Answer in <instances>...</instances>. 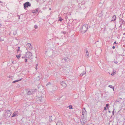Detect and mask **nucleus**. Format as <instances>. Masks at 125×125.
Listing matches in <instances>:
<instances>
[{
	"label": "nucleus",
	"mask_w": 125,
	"mask_h": 125,
	"mask_svg": "<svg viewBox=\"0 0 125 125\" xmlns=\"http://www.w3.org/2000/svg\"><path fill=\"white\" fill-rule=\"evenodd\" d=\"M5 114L4 115V118L5 119L9 118L11 114V113L10 110H5Z\"/></svg>",
	"instance_id": "f257e3e1"
},
{
	"label": "nucleus",
	"mask_w": 125,
	"mask_h": 125,
	"mask_svg": "<svg viewBox=\"0 0 125 125\" xmlns=\"http://www.w3.org/2000/svg\"><path fill=\"white\" fill-rule=\"evenodd\" d=\"M88 28V26L87 25H84L80 29V31L82 33L85 32L87 30Z\"/></svg>",
	"instance_id": "f03ea898"
},
{
	"label": "nucleus",
	"mask_w": 125,
	"mask_h": 125,
	"mask_svg": "<svg viewBox=\"0 0 125 125\" xmlns=\"http://www.w3.org/2000/svg\"><path fill=\"white\" fill-rule=\"evenodd\" d=\"M23 6L24 8L25 9H26L27 8H28L29 7H31V4L30 2H27L23 4Z\"/></svg>",
	"instance_id": "7ed1b4c3"
},
{
	"label": "nucleus",
	"mask_w": 125,
	"mask_h": 125,
	"mask_svg": "<svg viewBox=\"0 0 125 125\" xmlns=\"http://www.w3.org/2000/svg\"><path fill=\"white\" fill-rule=\"evenodd\" d=\"M32 53L29 52H28L25 54V56L26 58H31V57L32 56Z\"/></svg>",
	"instance_id": "20e7f679"
},
{
	"label": "nucleus",
	"mask_w": 125,
	"mask_h": 125,
	"mask_svg": "<svg viewBox=\"0 0 125 125\" xmlns=\"http://www.w3.org/2000/svg\"><path fill=\"white\" fill-rule=\"evenodd\" d=\"M60 84L64 88H65L66 86V84L65 83V82L64 81L61 82Z\"/></svg>",
	"instance_id": "39448f33"
},
{
	"label": "nucleus",
	"mask_w": 125,
	"mask_h": 125,
	"mask_svg": "<svg viewBox=\"0 0 125 125\" xmlns=\"http://www.w3.org/2000/svg\"><path fill=\"white\" fill-rule=\"evenodd\" d=\"M26 46L29 48V49L31 50L32 48V46L30 43H27L26 44Z\"/></svg>",
	"instance_id": "423d86ee"
},
{
	"label": "nucleus",
	"mask_w": 125,
	"mask_h": 125,
	"mask_svg": "<svg viewBox=\"0 0 125 125\" xmlns=\"http://www.w3.org/2000/svg\"><path fill=\"white\" fill-rule=\"evenodd\" d=\"M39 10V8H37L34 10H32L31 12L33 13H37Z\"/></svg>",
	"instance_id": "0eeeda50"
},
{
	"label": "nucleus",
	"mask_w": 125,
	"mask_h": 125,
	"mask_svg": "<svg viewBox=\"0 0 125 125\" xmlns=\"http://www.w3.org/2000/svg\"><path fill=\"white\" fill-rule=\"evenodd\" d=\"M54 115L53 116H50L49 117V120L50 122H51L52 120L54 118Z\"/></svg>",
	"instance_id": "6e6552de"
},
{
	"label": "nucleus",
	"mask_w": 125,
	"mask_h": 125,
	"mask_svg": "<svg viewBox=\"0 0 125 125\" xmlns=\"http://www.w3.org/2000/svg\"><path fill=\"white\" fill-rule=\"evenodd\" d=\"M80 122L81 123L82 125H84L86 123V121L84 120L83 119L81 120H80Z\"/></svg>",
	"instance_id": "1a4fd4ad"
},
{
	"label": "nucleus",
	"mask_w": 125,
	"mask_h": 125,
	"mask_svg": "<svg viewBox=\"0 0 125 125\" xmlns=\"http://www.w3.org/2000/svg\"><path fill=\"white\" fill-rule=\"evenodd\" d=\"M18 114V111H16L14 112L13 114L12 115L11 117H14L15 116Z\"/></svg>",
	"instance_id": "9d476101"
},
{
	"label": "nucleus",
	"mask_w": 125,
	"mask_h": 125,
	"mask_svg": "<svg viewBox=\"0 0 125 125\" xmlns=\"http://www.w3.org/2000/svg\"><path fill=\"white\" fill-rule=\"evenodd\" d=\"M124 21L122 19H121L119 21V23L120 24V26H121L122 25V24H124Z\"/></svg>",
	"instance_id": "9b49d317"
},
{
	"label": "nucleus",
	"mask_w": 125,
	"mask_h": 125,
	"mask_svg": "<svg viewBox=\"0 0 125 125\" xmlns=\"http://www.w3.org/2000/svg\"><path fill=\"white\" fill-rule=\"evenodd\" d=\"M85 51L86 52V53L85 54V56L87 58H88L89 56V53L88 52L87 50L86 49H85Z\"/></svg>",
	"instance_id": "f8f14e48"
},
{
	"label": "nucleus",
	"mask_w": 125,
	"mask_h": 125,
	"mask_svg": "<svg viewBox=\"0 0 125 125\" xmlns=\"http://www.w3.org/2000/svg\"><path fill=\"white\" fill-rule=\"evenodd\" d=\"M62 123L60 120H58L56 123V125H62Z\"/></svg>",
	"instance_id": "ddd939ff"
},
{
	"label": "nucleus",
	"mask_w": 125,
	"mask_h": 125,
	"mask_svg": "<svg viewBox=\"0 0 125 125\" xmlns=\"http://www.w3.org/2000/svg\"><path fill=\"white\" fill-rule=\"evenodd\" d=\"M116 16L115 15H114L112 17V20L111 21H115L116 20Z\"/></svg>",
	"instance_id": "4468645a"
},
{
	"label": "nucleus",
	"mask_w": 125,
	"mask_h": 125,
	"mask_svg": "<svg viewBox=\"0 0 125 125\" xmlns=\"http://www.w3.org/2000/svg\"><path fill=\"white\" fill-rule=\"evenodd\" d=\"M38 99L39 101L40 102H42V96L39 97Z\"/></svg>",
	"instance_id": "2eb2a0df"
},
{
	"label": "nucleus",
	"mask_w": 125,
	"mask_h": 125,
	"mask_svg": "<svg viewBox=\"0 0 125 125\" xmlns=\"http://www.w3.org/2000/svg\"><path fill=\"white\" fill-rule=\"evenodd\" d=\"M65 62H67L68 61L69 59L67 57H65L63 59Z\"/></svg>",
	"instance_id": "dca6fc26"
},
{
	"label": "nucleus",
	"mask_w": 125,
	"mask_h": 125,
	"mask_svg": "<svg viewBox=\"0 0 125 125\" xmlns=\"http://www.w3.org/2000/svg\"><path fill=\"white\" fill-rule=\"evenodd\" d=\"M103 14L102 13V12H101V13L99 14V17H100L101 18L103 16Z\"/></svg>",
	"instance_id": "f3484780"
},
{
	"label": "nucleus",
	"mask_w": 125,
	"mask_h": 125,
	"mask_svg": "<svg viewBox=\"0 0 125 125\" xmlns=\"http://www.w3.org/2000/svg\"><path fill=\"white\" fill-rule=\"evenodd\" d=\"M22 79V78H21L20 80L14 81H13V82L12 83H15L18 82L20 81Z\"/></svg>",
	"instance_id": "a211bd4d"
},
{
	"label": "nucleus",
	"mask_w": 125,
	"mask_h": 125,
	"mask_svg": "<svg viewBox=\"0 0 125 125\" xmlns=\"http://www.w3.org/2000/svg\"><path fill=\"white\" fill-rule=\"evenodd\" d=\"M86 72L85 71H83V73H81L80 74V76H83V75L84 74H85L86 73Z\"/></svg>",
	"instance_id": "6ab92c4d"
},
{
	"label": "nucleus",
	"mask_w": 125,
	"mask_h": 125,
	"mask_svg": "<svg viewBox=\"0 0 125 125\" xmlns=\"http://www.w3.org/2000/svg\"><path fill=\"white\" fill-rule=\"evenodd\" d=\"M16 56L17 58V59H19L20 58V57L21 56V54H20L18 55H16Z\"/></svg>",
	"instance_id": "aec40b11"
},
{
	"label": "nucleus",
	"mask_w": 125,
	"mask_h": 125,
	"mask_svg": "<svg viewBox=\"0 0 125 125\" xmlns=\"http://www.w3.org/2000/svg\"><path fill=\"white\" fill-rule=\"evenodd\" d=\"M108 87H109L110 88L113 89L114 90V87L112 85H110L108 86Z\"/></svg>",
	"instance_id": "412c9836"
},
{
	"label": "nucleus",
	"mask_w": 125,
	"mask_h": 125,
	"mask_svg": "<svg viewBox=\"0 0 125 125\" xmlns=\"http://www.w3.org/2000/svg\"><path fill=\"white\" fill-rule=\"evenodd\" d=\"M59 18V19L58 20V21H62L63 19L61 17H60Z\"/></svg>",
	"instance_id": "4be33fe9"
},
{
	"label": "nucleus",
	"mask_w": 125,
	"mask_h": 125,
	"mask_svg": "<svg viewBox=\"0 0 125 125\" xmlns=\"http://www.w3.org/2000/svg\"><path fill=\"white\" fill-rule=\"evenodd\" d=\"M115 72H114V71H113L112 72V73L111 74V75H112V76H113L114 75H115Z\"/></svg>",
	"instance_id": "5701e85b"
},
{
	"label": "nucleus",
	"mask_w": 125,
	"mask_h": 125,
	"mask_svg": "<svg viewBox=\"0 0 125 125\" xmlns=\"http://www.w3.org/2000/svg\"><path fill=\"white\" fill-rule=\"evenodd\" d=\"M69 107V109H73L72 106L71 105H70Z\"/></svg>",
	"instance_id": "b1692460"
},
{
	"label": "nucleus",
	"mask_w": 125,
	"mask_h": 125,
	"mask_svg": "<svg viewBox=\"0 0 125 125\" xmlns=\"http://www.w3.org/2000/svg\"><path fill=\"white\" fill-rule=\"evenodd\" d=\"M17 33V31H15L13 32V34L14 35H16Z\"/></svg>",
	"instance_id": "393cba45"
},
{
	"label": "nucleus",
	"mask_w": 125,
	"mask_h": 125,
	"mask_svg": "<svg viewBox=\"0 0 125 125\" xmlns=\"http://www.w3.org/2000/svg\"><path fill=\"white\" fill-rule=\"evenodd\" d=\"M84 110H85V112H82V115H84V113H85V112H86V111L85 110V109L84 108Z\"/></svg>",
	"instance_id": "a878e982"
},
{
	"label": "nucleus",
	"mask_w": 125,
	"mask_h": 125,
	"mask_svg": "<svg viewBox=\"0 0 125 125\" xmlns=\"http://www.w3.org/2000/svg\"><path fill=\"white\" fill-rule=\"evenodd\" d=\"M108 106H109V104H106L105 107H107V108L108 109Z\"/></svg>",
	"instance_id": "bb28decb"
},
{
	"label": "nucleus",
	"mask_w": 125,
	"mask_h": 125,
	"mask_svg": "<svg viewBox=\"0 0 125 125\" xmlns=\"http://www.w3.org/2000/svg\"><path fill=\"white\" fill-rule=\"evenodd\" d=\"M34 28L35 29H37L38 28V27L37 25H34Z\"/></svg>",
	"instance_id": "cd10ccee"
},
{
	"label": "nucleus",
	"mask_w": 125,
	"mask_h": 125,
	"mask_svg": "<svg viewBox=\"0 0 125 125\" xmlns=\"http://www.w3.org/2000/svg\"><path fill=\"white\" fill-rule=\"evenodd\" d=\"M62 33H63L64 34H65L66 33V32L65 31H62L61 32Z\"/></svg>",
	"instance_id": "c85d7f7f"
},
{
	"label": "nucleus",
	"mask_w": 125,
	"mask_h": 125,
	"mask_svg": "<svg viewBox=\"0 0 125 125\" xmlns=\"http://www.w3.org/2000/svg\"><path fill=\"white\" fill-rule=\"evenodd\" d=\"M107 107H104V110H107Z\"/></svg>",
	"instance_id": "c756f323"
},
{
	"label": "nucleus",
	"mask_w": 125,
	"mask_h": 125,
	"mask_svg": "<svg viewBox=\"0 0 125 125\" xmlns=\"http://www.w3.org/2000/svg\"><path fill=\"white\" fill-rule=\"evenodd\" d=\"M38 64H36V67H35V69H36V70H37V66H38Z\"/></svg>",
	"instance_id": "7c9ffc66"
},
{
	"label": "nucleus",
	"mask_w": 125,
	"mask_h": 125,
	"mask_svg": "<svg viewBox=\"0 0 125 125\" xmlns=\"http://www.w3.org/2000/svg\"><path fill=\"white\" fill-rule=\"evenodd\" d=\"M26 57H25V56H22V58L23 59H24V58H25Z\"/></svg>",
	"instance_id": "2f4dec72"
},
{
	"label": "nucleus",
	"mask_w": 125,
	"mask_h": 125,
	"mask_svg": "<svg viewBox=\"0 0 125 125\" xmlns=\"http://www.w3.org/2000/svg\"><path fill=\"white\" fill-rule=\"evenodd\" d=\"M51 84V83L50 82H48V83L47 84H46V85H48L49 84Z\"/></svg>",
	"instance_id": "473e14b6"
},
{
	"label": "nucleus",
	"mask_w": 125,
	"mask_h": 125,
	"mask_svg": "<svg viewBox=\"0 0 125 125\" xmlns=\"http://www.w3.org/2000/svg\"><path fill=\"white\" fill-rule=\"evenodd\" d=\"M114 62L116 64H117L118 63V62L117 61H115Z\"/></svg>",
	"instance_id": "72a5a7b5"
},
{
	"label": "nucleus",
	"mask_w": 125,
	"mask_h": 125,
	"mask_svg": "<svg viewBox=\"0 0 125 125\" xmlns=\"http://www.w3.org/2000/svg\"><path fill=\"white\" fill-rule=\"evenodd\" d=\"M27 59H25V60H24V61L25 62H27Z\"/></svg>",
	"instance_id": "f704fd0d"
},
{
	"label": "nucleus",
	"mask_w": 125,
	"mask_h": 125,
	"mask_svg": "<svg viewBox=\"0 0 125 125\" xmlns=\"http://www.w3.org/2000/svg\"><path fill=\"white\" fill-rule=\"evenodd\" d=\"M28 94H31V92L30 91H28Z\"/></svg>",
	"instance_id": "c9c22d12"
},
{
	"label": "nucleus",
	"mask_w": 125,
	"mask_h": 125,
	"mask_svg": "<svg viewBox=\"0 0 125 125\" xmlns=\"http://www.w3.org/2000/svg\"><path fill=\"white\" fill-rule=\"evenodd\" d=\"M119 102V100H116V102Z\"/></svg>",
	"instance_id": "e433bc0d"
},
{
	"label": "nucleus",
	"mask_w": 125,
	"mask_h": 125,
	"mask_svg": "<svg viewBox=\"0 0 125 125\" xmlns=\"http://www.w3.org/2000/svg\"><path fill=\"white\" fill-rule=\"evenodd\" d=\"M19 49H20V47H18V49H17V51L18 52L19 51Z\"/></svg>",
	"instance_id": "4c0bfd02"
},
{
	"label": "nucleus",
	"mask_w": 125,
	"mask_h": 125,
	"mask_svg": "<svg viewBox=\"0 0 125 125\" xmlns=\"http://www.w3.org/2000/svg\"><path fill=\"white\" fill-rule=\"evenodd\" d=\"M113 49H115V46H114L112 47Z\"/></svg>",
	"instance_id": "58836bf2"
},
{
	"label": "nucleus",
	"mask_w": 125,
	"mask_h": 125,
	"mask_svg": "<svg viewBox=\"0 0 125 125\" xmlns=\"http://www.w3.org/2000/svg\"><path fill=\"white\" fill-rule=\"evenodd\" d=\"M3 2L2 1H0V3H2Z\"/></svg>",
	"instance_id": "ea45409f"
},
{
	"label": "nucleus",
	"mask_w": 125,
	"mask_h": 125,
	"mask_svg": "<svg viewBox=\"0 0 125 125\" xmlns=\"http://www.w3.org/2000/svg\"><path fill=\"white\" fill-rule=\"evenodd\" d=\"M114 43L115 44H116V41L115 42H114Z\"/></svg>",
	"instance_id": "a19ab883"
},
{
	"label": "nucleus",
	"mask_w": 125,
	"mask_h": 125,
	"mask_svg": "<svg viewBox=\"0 0 125 125\" xmlns=\"http://www.w3.org/2000/svg\"><path fill=\"white\" fill-rule=\"evenodd\" d=\"M20 19V16H19L18 17V19Z\"/></svg>",
	"instance_id": "79ce46f5"
},
{
	"label": "nucleus",
	"mask_w": 125,
	"mask_h": 125,
	"mask_svg": "<svg viewBox=\"0 0 125 125\" xmlns=\"http://www.w3.org/2000/svg\"><path fill=\"white\" fill-rule=\"evenodd\" d=\"M123 35H125V32L123 34Z\"/></svg>",
	"instance_id": "37998d69"
},
{
	"label": "nucleus",
	"mask_w": 125,
	"mask_h": 125,
	"mask_svg": "<svg viewBox=\"0 0 125 125\" xmlns=\"http://www.w3.org/2000/svg\"><path fill=\"white\" fill-rule=\"evenodd\" d=\"M108 112H109V113H110L111 112H110V111H108Z\"/></svg>",
	"instance_id": "c03bdc74"
},
{
	"label": "nucleus",
	"mask_w": 125,
	"mask_h": 125,
	"mask_svg": "<svg viewBox=\"0 0 125 125\" xmlns=\"http://www.w3.org/2000/svg\"><path fill=\"white\" fill-rule=\"evenodd\" d=\"M114 113V110H113V112H112V113Z\"/></svg>",
	"instance_id": "a18cd8bd"
},
{
	"label": "nucleus",
	"mask_w": 125,
	"mask_h": 125,
	"mask_svg": "<svg viewBox=\"0 0 125 125\" xmlns=\"http://www.w3.org/2000/svg\"><path fill=\"white\" fill-rule=\"evenodd\" d=\"M40 76H38V77L39 78V77H40Z\"/></svg>",
	"instance_id": "49530a36"
},
{
	"label": "nucleus",
	"mask_w": 125,
	"mask_h": 125,
	"mask_svg": "<svg viewBox=\"0 0 125 125\" xmlns=\"http://www.w3.org/2000/svg\"><path fill=\"white\" fill-rule=\"evenodd\" d=\"M114 113H113V115H114Z\"/></svg>",
	"instance_id": "de8ad7c7"
},
{
	"label": "nucleus",
	"mask_w": 125,
	"mask_h": 125,
	"mask_svg": "<svg viewBox=\"0 0 125 125\" xmlns=\"http://www.w3.org/2000/svg\"><path fill=\"white\" fill-rule=\"evenodd\" d=\"M49 10H51V8H50L49 9Z\"/></svg>",
	"instance_id": "09e8293b"
},
{
	"label": "nucleus",
	"mask_w": 125,
	"mask_h": 125,
	"mask_svg": "<svg viewBox=\"0 0 125 125\" xmlns=\"http://www.w3.org/2000/svg\"><path fill=\"white\" fill-rule=\"evenodd\" d=\"M13 62H12V63H13Z\"/></svg>",
	"instance_id": "8fccbe9b"
},
{
	"label": "nucleus",
	"mask_w": 125,
	"mask_h": 125,
	"mask_svg": "<svg viewBox=\"0 0 125 125\" xmlns=\"http://www.w3.org/2000/svg\"><path fill=\"white\" fill-rule=\"evenodd\" d=\"M120 99H122L121 98H120Z\"/></svg>",
	"instance_id": "3c124183"
}]
</instances>
